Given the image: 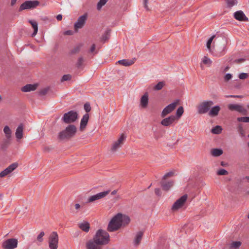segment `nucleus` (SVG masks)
I'll list each match as a JSON object with an SVG mask.
<instances>
[{
	"instance_id": "obj_1",
	"label": "nucleus",
	"mask_w": 249,
	"mask_h": 249,
	"mask_svg": "<svg viewBox=\"0 0 249 249\" xmlns=\"http://www.w3.org/2000/svg\"><path fill=\"white\" fill-rule=\"evenodd\" d=\"M76 130V127L74 125L70 124L65 130L59 133L58 138L60 140L69 139L75 134Z\"/></svg>"
},
{
	"instance_id": "obj_2",
	"label": "nucleus",
	"mask_w": 249,
	"mask_h": 249,
	"mask_svg": "<svg viewBox=\"0 0 249 249\" xmlns=\"http://www.w3.org/2000/svg\"><path fill=\"white\" fill-rule=\"evenodd\" d=\"M93 240L101 245H106L109 242V235L106 231L100 229L97 231Z\"/></svg>"
},
{
	"instance_id": "obj_3",
	"label": "nucleus",
	"mask_w": 249,
	"mask_h": 249,
	"mask_svg": "<svg viewBox=\"0 0 249 249\" xmlns=\"http://www.w3.org/2000/svg\"><path fill=\"white\" fill-rule=\"evenodd\" d=\"M121 216V213H118L112 218L107 227V230L109 231H114L121 228L122 226V223L120 219Z\"/></svg>"
},
{
	"instance_id": "obj_4",
	"label": "nucleus",
	"mask_w": 249,
	"mask_h": 249,
	"mask_svg": "<svg viewBox=\"0 0 249 249\" xmlns=\"http://www.w3.org/2000/svg\"><path fill=\"white\" fill-rule=\"evenodd\" d=\"M78 118V113L74 110H71L64 114L62 121L66 124H71L75 122Z\"/></svg>"
},
{
	"instance_id": "obj_5",
	"label": "nucleus",
	"mask_w": 249,
	"mask_h": 249,
	"mask_svg": "<svg viewBox=\"0 0 249 249\" xmlns=\"http://www.w3.org/2000/svg\"><path fill=\"white\" fill-rule=\"evenodd\" d=\"M58 235L55 231L52 232L48 238V244L50 249H57L58 247Z\"/></svg>"
},
{
	"instance_id": "obj_6",
	"label": "nucleus",
	"mask_w": 249,
	"mask_h": 249,
	"mask_svg": "<svg viewBox=\"0 0 249 249\" xmlns=\"http://www.w3.org/2000/svg\"><path fill=\"white\" fill-rule=\"evenodd\" d=\"M213 104V102L212 101L203 102L197 107L198 113L200 114L207 113Z\"/></svg>"
},
{
	"instance_id": "obj_7",
	"label": "nucleus",
	"mask_w": 249,
	"mask_h": 249,
	"mask_svg": "<svg viewBox=\"0 0 249 249\" xmlns=\"http://www.w3.org/2000/svg\"><path fill=\"white\" fill-rule=\"evenodd\" d=\"M39 5V2L37 0H27L20 6L19 11H21L26 9H34Z\"/></svg>"
},
{
	"instance_id": "obj_8",
	"label": "nucleus",
	"mask_w": 249,
	"mask_h": 249,
	"mask_svg": "<svg viewBox=\"0 0 249 249\" xmlns=\"http://www.w3.org/2000/svg\"><path fill=\"white\" fill-rule=\"evenodd\" d=\"M18 240L16 238H10L3 241L2 247L3 249H14L17 247Z\"/></svg>"
},
{
	"instance_id": "obj_9",
	"label": "nucleus",
	"mask_w": 249,
	"mask_h": 249,
	"mask_svg": "<svg viewBox=\"0 0 249 249\" xmlns=\"http://www.w3.org/2000/svg\"><path fill=\"white\" fill-rule=\"evenodd\" d=\"M187 198V195H184L178 199L173 205L172 209L173 211H177L182 208L184 205Z\"/></svg>"
},
{
	"instance_id": "obj_10",
	"label": "nucleus",
	"mask_w": 249,
	"mask_h": 249,
	"mask_svg": "<svg viewBox=\"0 0 249 249\" xmlns=\"http://www.w3.org/2000/svg\"><path fill=\"white\" fill-rule=\"evenodd\" d=\"M178 101L177 100L175 102L172 103L166 106L162 110L161 113V117L162 118L165 117L167 115L172 112L176 108L178 104Z\"/></svg>"
},
{
	"instance_id": "obj_11",
	"label": "nucleus",
	"mask_w": 249,
	"mask_h": 249,
	"mask_svg": "<svg viewBox=\"0 0 249 249\" xmlns=\"http://www.w3.org/2000/svg\"><path fill=\"white\" fill-rule=\"evenodd\" d=\"M126 136L124 134H122L118 140L115 142L112 145L111 150L113 152L116 151L119 149L121 145L124 143L126 139Z\"/></svg>"
},
{
	"instance_id": "obj_12",
	"label": "nucleus",
	"mask_w": 249,
	"mask_h": 249,
	"mask_svg": "<svg viewBox=\"0 0 249 249\" xmlns=\"http://www.w3.org/2000/svg\"><path fill=\"white\" fill-rule=\"evenodd\" d=\"M109 191L108 190V191L100 192L96 195L91 196L88 198L87 202L90 203V202H93L95 200L101 199V198L105 197L107 195L109 194Z\"/></svg>"
},
{
	"instance_id": "obj_13",
	"label": "nucleus",
	"mask_w": 249,
	"mask_h": 249,
	"mask_svg": "<svg viewBox=\"0 0 249 249\" xmlns=\"http://www.w3.org/2000/svg\"><path fill=\"white\" fill-rule=\"evenodd\" d=\"M87 16L86 14H84L79 17L77 21L74 23V29L77 30L78 29L82 28L86 23Z\"/></svg>"
},
{
	"instance_id": "obj_14",
	"label": "nucleus",
	"mask_w": 249,
	"mask_h": 249,
	"mask_svg": "<svg viewBox=\"0 0 249 249\" xmlns=\"http://www.w3.org/2000/svg\"><path fill=\"white\" fill-rule=\"evenodd\" d=\"M228 108L231 110H236L243 115H246L247 113V110L242 106L237 104H229Z\"/></svg>"
},
{
	"instance_id": "obj_15",
	"label": "nucleus",
	"mask_w": 249,
	"mask_h": 249,
	"mask_svg": "<svg viewBox=\"0 0 249 249\" xmlns=\"http://www.w3.org/2000/svg\"><path fill=\"white\" fill-rule=\"evenodd\" d=\"M18 166V164L17 163H13L11 164L6 169H5L4 170H3L0 173V178H3L7 176V175L9 174L15 169H16L17 168Z\"/></svg>"
},
{
	"instance_id": "obj_16",
	"label": "nucleus",
	"mask_w": 249,
	"mask_h": 249,
	"mask_svg": "<svg viewBox=\"0 0 249 249\" xmlns=\"http://www.w3.org/2000/svg\"><path fill=\"white\" fill-rule=\"evenodd\" d=\"M176 120V117L175 115H171L169 117L163 119L160 124L164 126L172 125Z\"/></svg>"
},
{
	"instance_id": "obj_17",
	"label": "nucleus",
	"mask_w": 249,
	"mask_h": 249,
	"mask_svg": "<svg viewBox=\"0 0 249 249\" xmlns=\"http://www.w3.org/2000/svg\"><path fill=\"white\" fill-rule=\"evenodd\" d=\"M234 18L237 20L241 21H248V18L242 11L239 10L235 12L233 14Z\"/></svg>"
},
{
	"instance_id": "obj_18",
	"label": "nucleus",
	"mask_w": 249,
	"mask_h": 249,
	"mask_svg": "<svg viewBox=\"0 0 249 249\" xmlns=\"http://www.w3.org/2000/svg\"><path fill=\"white\" fill-rule=\"evenodd\" d=\"M100 245L93 239L90 240L86 243L87 249H101Z\"/></svg>"
},
{
	"instance_id": "obj_19",
	"label": "nucleus",
	"mask_w": 249,
	"mask_h": 249,
	"mask_svg": "<svg viewBox=\"0 0 249 249\" xmlns=\"http://www.w3.org/2000/svg\"><path fill=\"white\" fill-rule=\"evenodd\" d=\"M249 185V177L246 176L244 178H243L240 181L239 187L241 189H244V187L246 188H248Z\"/></svg>"
},
{
	"instance_id": "obj_20",
	"label": "nucleus",
	"mask_w": 249,
	"mask_h": 249,
	"mask_svg": "<svg viewBox=\"0 0 249 249\" xmlns=\"http://www.w3.org/2000/svg\"><path fill=\"white\" fill-rule=\"evenodd\" d=\"M89 119V114L86 113L82 117L80 122V129L83 130L86 126Z\"/></svg>"
},
{
	"instance_id": "obj_21",
	"label": "nucleus",
	"mask_w": 249,
	"mask_h": 249,
	"mask_svg": "<svg viewBox=\"0 0 249 249\" xmlns=\"http://www.w3.org/2000/svg\"><path fill=\"white\" fill-rule=\"evenodd\" d=\"M36 88V84H27L22 88L21 90L25 92H29L35 90Z\"/></svg>"
},
{
	"instance_id": "obj_22",
	"label": "nucleus",
	"mask_w": 249,
	"mask_h": 249,
	"mask_svg": "<svg viewBox=\"0 0 249 249\" xmlns=\"http://www.w3.org/2000/svg\"><path fill=\"white\" fill-rule=\"evenodd\" d=\"M78 227L85 232H88L90 228V225L88 222L84 221L78 224Z\"/></svg>"
},
{
	"instance_id": "obj_23",
	"label": "nucleus",
	"mask_w": 249,
	"mask_h": 249,
	"mask_svg": "<svg viewBox=\"0 0 249 249\" xmlns=\"http://www.w3.org/2000/svg\"><path fill=\"white\" fill-rule=\"evenodd\" d=\"M141 105L142 108H146L148 103V95L147 93H145L141 98Z\"/></svg>"
},
{
	"instance_id": "obj_24",
	"label": "nucleus",
	"mask_w": 249,
	"mask_h": 249,
	"mask_svg": "<svg viewBox=\"0 0 249 249\" xmlns=\"http://www.w3.org/2000/svg\"><path fill=\"white\" fill-rule=\"evenodd\" d=\"M135 61V58L132 60L122 59L119 60L118 63L124 66H130L133 64Z\"/></svg>"
},
{
	"instance_id": "obj_25",
	"label": "nucleus",
	"mask_w": 249,
	"mask_h": 249,
	"mask_svg": "<svg viewBox=\"0 0 249 249\" xmlns=\"http://www.w3.org/2000/svg\"><path fill=\"white\" fill-rule=\"evenodd\" d=\"M161 184L162 188L163 190L168 191L173 185L174 182L171 180L167 182L162 181Z\"/></svg>"
},
{
	"instance_id": "obj_26",
	"label": "nucleus",
	"mask_w": 249,
	"mask_h": 249,
	"mask_svg": "<svg viewBox=\"0 0 249 249\" xmlns=\"http://www.w3.org/2000/svg\"><path fill=\"white\" fill-rule=\"evenodd\" d=\"M220 110V107L219 106H215L211 108L209 112V115L212 117H215L218 115Z\"/></svg>"
},
{
	"instance_id": "obj_27",
	"label": "nucleus",
	"mask_w": 249,
	"mask_h": 249,
	"mask_svg": "<svg viewBox=\"0 0 249 249\" xmlns=\"http://www.w3.org/2000/svg\"><path fill=\"white\" fill-rule=\"evenodd\" d=\"M23 125L20 124L16 129V137L18 139H21L23 137Z\"/></svg>"
},
{
	"instance_id": "obj_28",
	"label": "nucleus",
	"mask_w": 249,
	"mask_h": 249,
	"mask_svg": "<svg viewBox=\"0 0 249 249\" xmlns=\"http://www.w3.org/2000/svg\"><path fill=\"white\" fill-rule=\"evenodd\" d=\"M121 220V223H122V226H125L129 224L130 222V219L128 216L123 214L121 213V216L120 217Z\"/></svg>"
},
{
	"instance_id": "obj_29",
	"label": "nucleus",
	"mask_w": 249,
	"mask_h": 249,
	"mask_svg": "<svg viewBox=\"0 0 249 249\" xmlns=\"http://www.w3.org/2000/svg\"><path fill=\"white\" fill-rule=\"evenodd\" d=\"M29 22L32 25V27L34 29V32L33 33L32 36H34L36 35L38 31V24L35 20H30Z\"/></svg>"
},
{
	"instance_id": "obj_30",
	"label": "nucleus",
	"mask_w": 249,
	"mask_h": 249,
	"mask_svg": "<svg viewBox=\"0 0 249 249\" xmlns=\"http://www.w3.org/2000/svg\"><path fill=\"white\" fill-rule=\"evenodd\" d=\"M142 235L143 232L142 231H139L137 233L134 241V243L135 246L139 245L141 241Z\"/></svg>"
},
{
	"instance_id": "obj_31",
	"label": "nucleus",
	"mask_w": 249,
	"mask_h": 249,
	"mask_svg": "<svg viewBox=\"0 0 249 249\" xmlns=\"http://www.w3.org/2000/svg\"><path fill=\"white\" fill-rule=\"evenodd\" d=\"M211 153L213 157H219L223 154V150L219 148H213L211 150Z\"/></svg>"
},
{
	"instance_id": "obj_32",
	"label": "nucleus",
	"mask_w": 249,
	"mask_h": 249,
	"mask_svg": "<svg viewBox=\"0 0 249 249\" xmlns=\"http://www.w3.org/2000/svg\"><path fill=\"white\" fill-rule=\"evenodd\" d=\"M45 235V233L44 231H41L40 233L37 235L36 240L35 242H36V244L38 245H40L41 243L43 241V236Z\"/></svg>"
},
{
	"instance_id": "obj_33",
	"label": "nucleus",
	"mask_w": 249,
	"mask_h": 249,
	"mask_svg": "<svg viewBox=\"0 0 249 249\" xmlns=\"http://www.w3.org/2000/svg\"><path fill=\"white\" fill-rule=\"evenodd\" d=\"M82 44H79L75 46L72 50H71L70 53L74 54L78 53L82 46Z\"/></svg>"
},
{
	"instance_id": "obj_34",
	"label": "nucleus",
	"mask_w": 249,
	"mask_h": 249,
	"mask_svg": "<svg viewBox=\"0 0 249 249\" xmlns=\"http://www.w3.org/2000/svg\"><path fill=\"white\" fill-rule=\"evenodd\" d=\"M4 133L7 139H9L11 137V130L8 126H5L3 129Z\"/></svg>"
},
{
	"instance_id": "obj_35",
	"label": "nucleus",
	"mask_w": 249,
	"mask_h": 249,
	"mask_svg": "<svg viewBox=\"0 0 249 249\" xmlns=\"http://www.w3.org/2000/svg\"><path fill=\"white\" fill-rule=\"evenodd\" d=\"M227 6L229 8H231L232 6L237 5L238 1L237 0H225Z\"/></svg>"
},
{
	"instance_id": "obj_36",
	"label": "nucleus",
	"mask_w": 249,
	"mask_h": 249,
	"mask_svg": "<svg viewBox=\"0 0 249 249\" xmlns=\"http://www.w3.org/2000/svg\"><path fill=\"white\" fill-rule=\"evenodd\" d=\"M241 245V242L240 241H235L232 242L230 246V248L231 249H238L239 248L240 246Z\"/></svg>"
},
{
	"instance_id": "obj_37",
	"label": "nucleus",
	"mask_w": 249,
	"mask_h": 249,
	"mask_svg": "<svg viewBox=\"0 0 249 249\" xmlns=\"http://www.w3.org/2000/svg\"><path fill=\"white\" fill-rule=\"evenodd\" d=\"M211 131L213 134H219L222 131V128L219 125H216L212 128Z\"/></svg>"
},
{
	"instance_id": "obj_38",
	"label": "nucleus",
	"mask_w": 249,
	"mask_h": 249,
	"mask_svg": "<svg viewBox=\"0 0 249 249\" xmlns=\"http://www.w3.org/2000/svg\"><path fill=\"white\" fill-rule=\"evenodd\" d=\"M184 112L183 107H179L176 111V120L180 118Z\"/></svg>"
},
{
	"instance_id": "obj_39",
	"label": "nucleus",
	"mask_w": 249,
	"mask_h": 249,
	"mask_svg": "<svg viewBox=\"0 0 249 249\" xmlns=\"http://www.w3.org/2000/svg\"><path fill=\"white\" fill-rule=\"evenodd\" d=\"M165 85V82L164 81L159 82L157 85L154 87V89L156 90H159L162 89L163 86Z\"/></svg>"
},
{
	"instance_id": "obj_40",
	"label": "nucleus",
	"mask_w": 249,
	"mask_h": 249,
	"mask_svg": "<svg viewBox=\"0 0 249 249\" xmlns=\"http://www.w3.org/2000/svg\"><path fill=\"white\" fill-rule=\"evenodd\" d=\"M238 132L240 134V136L242 138L243 140H245L246 137V136L244 130L243 129L242 125L240 124L238 127Z\"/></svg>"
},
{
	"instance_id": "obj_41",
	"label": "nucleus",
	"mask_w": 249,
	"mask_h": 249,
	"mask_svg": "<svg viewBox=\"0 0 249 249\" xmlns=\"http://www.w3.org/2000/svg\"><path fill=\"white\" fill-rule=\"evenodd\" d=\"M84 59L82 56H80L78 58L76 66L78 68H80L83 64Z\"/></svg>"
},
{
	"instance_id": "obj_42",
	"label": "nucleus",
	"mask_w": 249,
	"mask_h": 249,
	"mask_svg": "<svg viewBox=\"0 0 249 249\" xmlns=\"http://www.w3.org/2000/svg\"><path fill=\"white\" fill-rule=\"evenodd\" d=\"M202 62L203 64L210 66L212 64V61L208 57L205 56L203 58Z\"/></svg>"
},
{
	"instance_id": "obj_43",
	"label": "nucleus",
	"mask_w": 249,
	"mask_h": 249,
	"mask_svg": "<svg viewBox=\"0 0 249 249\" xmlns=\"http://www.w3.org/2000/svg\"><path fill=\"white\" fill-rule=\"evenodd\" d=\"M8 144L9 141L8 140L3 141L0 145V149L3 150H5L7 148Z\"/></svg>"
},
{
	"instance_id": "obj_44",
	"label": "nucleus",
	"mask_w": 249,
	"mask_h": 249,
	"mask_svg": "<svg viewBox=\"0 0 249 249\" xmlns=\"http://www.w3.org/2000/svg\"><path fill=\"white\" fill-rule=\"evenodd\" d=\"M108 0H100L97 3V8L99 10L104 5Z\"/></svg>"
},
{
	"instance_id": "obj_45",
	"label": "nucleus",
	"mask_w": 249,
	"mask_h": 249,
	"mask_svg": "<svg viewBox=\"0 0 249 249\" xmlns=\"http://www.w3.org/2000/svg\"><path fill=\"white\" fill-rule=\"evenodd\" d=\"M214 37H215V36H213L212 37H211L208 39V40L207 41V47L208 49L210 51V52H212V51H211V45L213 40Z\"/></svg>"
},
{
	"instance_id": "obj_46",
	"label": "nucleus",
	"mask_w": 249,
	"mask_h": 249,
	"mask_svg": "<svg viewBox=\"0 0 249 249\" xmlns=\"http://www.w3.org/2000/svg\"><path fill=\"white\" fill-rule=\"evenodd\" d=\"M237 121L239 122L249 123V117H242L237 118Z\"/></svg>"
},
{
	"instance_id": "obj_47",
	"label": "nucleus",
	"mask_w": 249,
	"mask_h": 249,
	"mask_svg": "<svg viewBox=\"0 0 249 249\" xmlns=\"http://www.w3.org/2000/svg\"><path fill=\"white\" fill-rule=\"evenodd\" d=\"M225 48H226V47L224 45L222 51L221 52H219L218 51H216V53L215 54H214V55L216 56H218V57H220V56L223 55L225 54Z\"/></svg>"
},
{
	"instance_id": "obj_48",
	"label": "nucleus",
	"mask_w": 249,
	"mask_h": 249,
	"mask_svg": "<svg viewBox=\"0 0 249 249\" xmlns=\"http://www.w3.org/2000/svg\"><path fill=\"white\" fill-rule=\"evenodd\" d=\"M71 79V75L70 74H65L61 78V82L70 80Z\"/></svg>"
},
{
	"instance_id": "obj_49",
	"label": "nucleus",
	"mask_w": 249,
	"mask_h": 249,
	"mask_svg": "<svg viewBox=\"0 0 249 249\" xmlns=\"http://www.w3.org/2000/svg\"><path fill=\"white\" fill-rule=\"evenodd\" d=\"M217 174L218 175H227L228 174V172L224 169H220L217 171Z\"/></svg>"
},
{
	"instance_id": "obj_50",
	"label": "nucleus",
	"mask_w": 249,
	"mask_h": 249,
	"mask_svg": "<svg viewBox=\"0 0 249 249\" xmlns=\"http://www.w3.org/2000/svg\"><path fill=\"white\" fill-rule=\"evenodd\" d=\"M84 109L86 112H89L91 110L90 105L89 103H86L84 106Z\"/></svg>"
},
{
	"instance_id": "obj_51",
	"label": "nucleus",
	"mask_w": 249,
	"mask_h": 249,
	"mask_svg": "<svg viewBox=\"0 0 249 249\" xmlns=\"http://www.w3.org/2000/svg\"><path fill=\"white\" fill-rule=\"evenodd\" d=\"M248 76V74L247 73H241L239 75V78L240 79H245Z\"/></svg>"
},
{
	"instance_id": "obj_52",
	"label": "nucleus",
	"mask_w": 249,
	"mask_h": 249,
	"mask_svg": "<svg viewBox=\"0 0 249 249\" xmlns=\"http://www.w3.org/2000/svg\"><path fill=\"white\" fill-rule=\"evenodd\" d=\"M173 174H174V173L173 172H169L163 176V177L162 178V179H165L167 178L172 176L173 175Z\"/></svg>"
},
{
	"instance_id": "obj_53",
	"label": "nucleus",
	"mask_w": 249,
	"mask_h": 249,
	"mask_svg": "<svg viewBox=\"0 0 249 249\" xmlns=\"http://www.w3.org/2000/svg\"><path fill=\"white\" fill-rule=\"evenodd\" d=\"M232 78V75L231 73H227L224 77V80L228 81Z\"/></svg>"
},
{
	"instance_id": "obj_54",
	"label": "nucleus",
	"mask_w": 249,
	"mask_h": 249,
	"mask_svg": "<svg viewBox=\"0 0 249 249\" xmlns=\"http://www.w3.org/2000/svg\"><path fill=\"white\" fill-rule=\"evenodd\" d=\"M48 90V89L47 88H45L40 91L39 94L41 95H44L47 94Z\"/></svg>"
},
{
	"instance_id": "obj_55",
	"label": "nucleus",
	"mask_w": 249,
	"mask_h": 249,
	"mask_svg": "<svg viewBox=\"0 0 249 249\" xmlns=\"http://www.w3.org/2000/svg\"><path fill=\"white\" fill-rule=\"evenodd\" d=\"M155 193L158 196H160L161 195V192L160 188H156L155 190Z\"/></svg>"
},
{
	"instance_id": "obj_56",
	"label": "nucleus",
	"mask_w": 249,
	"mask_h": 249,
	"mask_svg": "<svg viewBox=\"0 0 249 249\" xmlns=\"http://www.w3.org/2000/svg\"><path fill=\"white\" fill-rule=\"evenodd\" d=\"M74 208L76 210V211L75 212V213H77L78 211L79 210V209H80L81 208V206L78 203H76L74 205Z\"/></svg>"
},
{
	"instance_id": "obj_57",
	"label": "nucleus",
	"mask_w": 249,
	"mask_h": 249,
	"mask_svg": "<svg viewBox=\"0 0 249 249\" xmlns=\"http://www.w3.org/2000/svg\"><path fill=\"white\" fill-rule=\"evenodd\" d=\"M95 49V45L94 44H93L90 49V52L91 53H93L94 52Z\"/></svg>"
},
{
	"instance_id": "obj_58",
	"label": "nucleus",
	"mask_w": 249,
	"mask_h": 249,
	"mask_svg": "<svg viewBox=\"0 0 249 249\" xmlns=\"http://www.w3.org/2000/svg\"><path fill=\"white\" fill-rule=\"evenodd\" d=\"M56 19L58 21H60L62 19V15L61 14H59L56 16Z\"/></svg>"
},
{
	"instance_id": "obj_59",
	"label": "nucleus",
	"mask_w": 249,
	"mask_h": 249,
	"mask_svg": "<svg viewBox=\"0 0 249 249\" xmlns=\"http://www.w3.org/2000/svg\"><path fill=\"white\" fill-rule=\"evenodd\" d=\"M148 1V0H144V7L147 10L148 9V6H147Z\"/></svg>"
},
{
	"instance_id": "obj_60",
	"label": "nucleus",
	"mask_w": 249,
	"mask_h": 249,
	"mask_svg": "<svg viewBox=\"0 0 249 249\" xmlns=\"http://www.w3.org/2000/svg\"><path fill=\"white\" fill-rule=\"evenodd\" d=\"M226 97H231V98H239L240 97V96L239 95H227L226 96Z\"/></svg>"
},
{
	"instance_id": "obj_61",
	"label": "nucleus",
	"mask_w": 249,
	"mask_h": 249,
	"mask_svg": "<svg viewBox=\"0 0 249 249\" xmlns=\"http://www.w3.org/2000/svg\"><path fill=\"white\" fill-rule=\"evenodd\" d=\"M67 35H72V31L70 30H68L65 32V33Z\"/></svg>"
},
{
	"instance_id": "obj_62",
	"label": "nucleus",
	"mask_w": 249,
	"mask_h": 249,
	"mask_svg": "<svg viewBox=\"0 0 249 249\" xmlns=\"http://www.w3.org/2000/svg\"><path fill=\"white\" fill-rule=\"evenodd\" d=\"M17 1V0H11V5L14 6L16 4Z\"/></svg>"
},
{
	"instance_id": "obj_63",
	"label": "nucleus",
	"mask_w": 249,
	"mask_h": 249,
	"mask_svg": "<svg viewBox=\"0 0 249 249\" xmlns=\"http://www.w3.org/2000/svg\"><path fill=\"white\" fill-rule=\"evenodd\" d=\"M117 192V190H113L111 192V195H115V194H116Z\"/></svg>"
},
{
	"instance_id": "obj_64",
	"label": "nucleus",
	"mask_w": 249,
	"mask_h": 249,
	"mask_svg": "<svg viewBox=\"0 0 249 249\" xmlns=\"http://www.w3.org/2000/svg\"><path fill=\"white\" fill-rule=\"evenodd\" d=\"M244 61V59H242V58H241V59H238V60H237L238 62H239V63H240V62H243V61Z\"/></svg>"
}]
</instances>
